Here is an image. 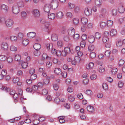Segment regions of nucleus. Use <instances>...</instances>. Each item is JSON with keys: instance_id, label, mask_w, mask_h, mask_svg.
I'll return each mask as SVG.
<instances>
[{"instance_id": "42", "label": "nucleus", "mask_w": 125, "mask_h": 125, "mask_svg": "<svg viewBox=\"0 0 125 125\" xmlns=\"http://www.w3.org/2000/svg\"><path fill=\"white\" fill-rule=\"evenodd\" d=\"M87 28V26H86L85 25L83 24V25L81 27V30L83 32L85 31L86 30Z\"/></svg>"}, {"instance_id": "44", "label": "nucleus", "mask_w": 125, "mask_h": 125, "mask_svg": "<svg viewBox=\"0 0 125 125\" xmlns=\"http://www.w3.org/2000/svg\"><path fill=\"white\" fill-rule=\"evenodd\" d=\"M36 118L37 119H34L33 120V123L35 125H37L38 124L40 123V122L38 119Z\"/></svg>"}, {"instance_id": "48", "label": "nucleus", "mask_w": 125, "mask_h": 125, "mask_svg": "<svg viewBox=\"0 0 125 125\" xmlns=\"http://www.w3.org/2000/svg\"><path fill=\"white\" fill-rule=\"evenodd\" d=\"M117 69L116 68H113L112 70V72L113 74H115L117 73Z\"/></svg>"}, {"instance_id": "60", "label": "nucleus", "mask_w": 125, "mask_h": 125, "mask_svg": "<svg viewBox=\"0 0 125 125\" xmlns=\"http://www.w3.org/2000/svg\"><path fill=\"white\" fill-rule=\"evenodd\" d=\"M36 75L34 74H32L31 76V79L33 80H34L36 79Z\"/></svg>"}, {"instance_id": "20", "label": "nucleus", "mask_w": 125, "mask_h": 125, "mask_svg": "<svg viewBox=\"0 0 125 125\" xmlns=\"http://www.w3.org/2000/svg\"><path fill=\"white\" fill-rule=\"evenodd\" d=\"M81 22L83 24L86 25L88 22V20L86 18L83 17L81 19Z\"/></svg>"}, {"instance_id": "14", "label": "nucleus", "mask_w": 125, "mask_h": 125, "mask_svg": "<svg viewBox=\"0 0 125 125\" xmlns=\"http://www.w3.org/2000/svg\"><path fill=\"white\" fill-rule=\"evenodd\" d=\"M94 64L92 62H90L89 64H86V67L88 69H92L94 66Z\"/></svg>"}, {"instance_id": "16", "label": "nucleus", "mask_w": 125, "mask_h": 125, "mask_svg": "<svg viewBox=\"0 0 125 125\" xmlns=\"http://www.w3.org/2000/svg\"><path fill=\"white\" fill-rule=\"evenodd\" d=\"M58 35L55 34H52L51 36L52 40L54 41H56L58 40Z\"/></svg>"}, {"instance_id": "54", "label": "nucleus", "mask_w": 125, "mask_h": 125, "mask_svg": "<svg viewBox=\"0 0 125 125\" xmlns=\"http://www.w3.org/2000/svg\"><path fill=\"white\" fill-rule=\"evenodd\" d=\"M95 4L98 6H100L101 4L100 0H95Z\"/></svg>"}, {"instance_id": "39", "label": "nucleus", "mask_w": 125, "mask_h": 125, "mask_svg": "<svg viewBox=\"0 0 125 125\" xmlns=\"http://www.w3.org/2000/svg\"><path fill=\"white\" fill-rule=\"evenodd\" d=\"M113 21L111 20L108 21H107V25L108 27H111L113 24Z\"/></svg>"}, {"instance_id": "52", "label": "nucleus", "mask_w": 125, "mask_h": 125, "mask_svg": "<svg viewBox=\"0 0 125 125\" xmlns=\"http://www.w3.org/2000/svg\"><path fill=\"white\" fill-rule=\"evenodd\" d=\"M6 22V21L5 19L3 17H0V23L1 24H3Z\"/></svg>"}, {"instance_id": "40", "label": "nucleus", "mask_w": 125, "mask_h": 125, "mask_svg": "<svg viewBox=\"0 0 125 125\" xmlns=\"http://www.w3.org/2000/svg\"><path fill=\"white\" fill-rule=\"evenodd\" d=\"M1 7L2 9L6 10L7 11L8 10V7L5 4H3L2 5Z\"/></svg>"}, {"instance_id": "34", "label": "nucleus", "mask_w": 125, "mask_h": 125, "mask_svg": "<svg viewBox=\"0 0 125 125\" xmlns=\"http://www.w3.org/2000/svg\"><path fill=\"white\" fill-rule=\"evenodd\" d=\"M96 56V54L94 52H91L90 54V58L92 59H93L95 58Z\"/></svg>"}, {"instance_id": "41", "label": "nucleus", "mask_w": 125, "mask_h": 125, "mask_svg": "<svg viewBox=\"0 0 125 125\" xmlns=\"http://www.w3.org/2000/svg\"><path fill=\"white\" fill-rule=\"evenodd\" d=\"M111 52L110 51H106L105 53V56L107 57H109L110 56Z\"/></svg>"}, {"instance_id": "27", "label": "nucleus", "mask_w": 125, "mask_h": 125, "mask_svg": "<svg viewBox=\"0 0 125 125\" xmlns=\"http://www.w3.org/2000/svg\"><path fill=\"white\" fill-rule=\"evenodd\" d=\"M68 7L70 9H73L75 7V5L73 3H71L69 2L68 4Z\"/></svg>"}, {"instance_id": "63", "label": "nucleus", "mask_w": 125, "mask_h": 125, "mask_svg": "<svg viewBox=\"0 0 125 125\" xmlns=\"http://www.w3.org/2000/svg\"><path fill=\"white\" fill-rule=\"evenodd\" d=\"M123 82L121 81H119L118 84V86L120 88L122 87L123 86Z\"/></svg>"}, {"instance_id": "10", "label": "nucleus", "mask_w": 125, "mask_h": 125, "mask_svg": "<svg viewBox=\"0 0 125 125\" xmlns=\"http://www.w3.org/2000/svg\"><path fill=\"white\" fill-rule=\"evenodd\" d=\"M63 16V14L62 12L59 11L57 12L56 15V17L58 19H61Z\"/></svg>"}, {"instance_id": "3", "label": "nucleus", "mask_w": 125, "mask_h": 125, "mask_svg": "<svg viewBox=\"0 0 125 125\" xmlns=\"http://www.w3.org/2000/svg\"><path fill=\"white\" fill-rule=\"evenodd\" d=\"M31 12L34 17H38L40 16V12L37 9L33 10Z\"/></svg>"}, {"instance_id": "12", "label": "nucleus", "mask_w": 125, "mask_h": 125, "mask_svg": "<svg viewBox=\"0 0 125 125\" xmlns=\"http://www.w3.org/2000/svg\"><path fill=\"white\" fill-rule=\"evenodd\" d=\"M33 47L35 50H39L41 48V45L39 43H35L33 45Z\"/></svg>"}, {"instance_id": "29", "label": "nucleus", "mask_w": 125, "mask_h": 125, "mask_svg": "<svg viewBox=\"0 0 125 125\" xmlns=\"http://www.w3.org/2000/svg\"><path fill=\"white\" fill-rule=\"evenodd\" d=\"M29 42V40L27 39H24L22 41V43L24 45L26 46L27 45Z\"/></svg>"}, {"instance_id": "49", "label": "nucleus", "mask_w": 125, "mask_h": 125, "mask_svg": "<svg viewBox=\"0 0 125 125\" xmlns=\"http://www.w3.org/2000/svg\"><path fill=\"white\" fill-rule=\"evenodd\" d=\"M43 83L45 84H47L49 82V77L47 78L44 79L43 81Z\"/></svg>"}, {"instance_id": "35", "label": "nucleus", "mask_w": 125, "mask_h": 125, "mask_svg": "<svg viewBox=\"0 0 125 125\" xmlns=\"http://www.w3.org/2000/svg\"><path fill=\"white\" fill-rule=\"evenodd\" d=\"M73 22L75 25L77 24L79 22V20L77 18H74L73 19Z\"/></svg>"}, {"instance_id": "8", "label": "nucleus", "mask_w": 125, "mask_h": 125, "mask_svg": "<svg viewBox=\"0 0 125 125\" xmlns=\"http://www.w3.org/2000/svg\"><path fill=\"white\" fill-rule=\"evenodd\" d=\"M1 47L3 49L7 50L8 48V44L6 42H3L2 44Z\"/></svg>"}, {"instance_id": "18", "label": "nucleus", "mask_w": 125, "mask_h": 125, "mask_svg": "<svg viewBox=\"0 0 125 125\" xmlns=\"http://www.w3.org/2000/svg\"><path fill=\"white\" fill-rule=\"evenodd\" d=\"M50 25L49 23L48 22H46L45 24V28L44 31H46L47 32L49 31V27Z\"/></svg>"}, {"instance_id": "56", "label": "nucleus", "mask_w": 125, "mask_h": 125, "mask_svg": "<svg viewBox=\"0 0 125 125\" xmlns=\"http://www.w3.org/2000/svg\"><path fill=\"white\" fill-rule=\"evenodd\" d=\"M17 50V47L13 46H11L10 47V50L12 51H16Z\"/></svg>"}, {"instance_id": "11", "label": "nucleus", "mask_w": 125, "mask_h": 125, "mask_svg": "<svg viewBox=\"0 0 125 125\" xmlns=\"http://www.w3.org/2000/svg\"><path fill=\"white\" fill-rule=\"evenodd\" d=\"M32 115H33V116L34 117L38 119L39 121V122L40 121L42 122L45 120V118L44 117H39V116L37 115L33 114Z\"/></svg>"}, {"instance_id": "19", "label": "nucleus", "mask_w": 125, "mask_h": 125, "mask_svg": "<svg viewBox=\"0 0 125 125\" xmlns=\"http://www.w3.org/2000/svg\"><path fill=\"white\" fill-rule=\"evenodd\" d=\"M94 37L93 35L90 36L88 38V41L90 43H92L94 42Z\"/></svg>"}, {"instance_id": "24", "label": "nucleus", "mask_w": 125, "mask_h": 125, "mask_svg": "<svg viewBox=\"0 0 125 125\" xmlns=\"http://www.w3.org/2000/svg\"><path fill=\"white\" fill-rule=\"evenodd\" d=\"M117 31L115 29L112 30L110 32V35L111 36H113L116 34Z\"/></svg>"}, {"instance_id": "15", "label": "nucleus", "mask_w": 125, "mask_h": 125, "mask_svg": "<svg viewBox=\"0 0 125 125\" xmlns=\"http://www.w3.org/2000/svg\"><path fill=\"white\" fill-rule=\"evenodd\" d=\"M21 18L22 19H25L27 17V13L25 11H22L21 13Z\"/></svg>"}, {"instance_id": "22", "label": "nucleus", "mask_w": 125, "mask_h": 125, "mask_svg": "<svg viewBox=\"0 0 125 125\" xmlns=\"http://www.w3.org/2000/svg\"><path fill=\"white\" fill-rule=\"evenodd\" d=\"M61 70L58 68H56L54 70L55 73L57 75H59L61 74Z\"/></svg>"}, {"instance_id": "51", "label": "nucleus", "mask_w": 125, "mask_h": 125, "mask_svg": "<svg viewBox=\"0 0 125 125\" xmlns=\"http://www.w3.org/2000/svg\"><path fill=\"white\" fill-rule=\"evenodd\" d=\"M63 40L65 42H68L69 41L70 38L68 36L66 35L64 37Z\"/></svg>"}, {"instance_id": "58", "label": "nucleus", "mask_w": 125, "mask_h": 125, "mask_svg": "<svg viewBox=\"0 0 125 125\" xmlns=\"http://www.w3.org/2000/svg\"><path fill=\"white\" fill-rule=\"evenodd\" d=\"M103 88L105 90L107 89L108 88L107 85L106 83H104L102 85Z\"/></svg>"}, {"instance_id": "7", "label": "nucleus", "mask_w": 125, "mask_h": 125, "mask_svg": "<svg viewBox=\"0 0 125 125\" xmlns=\"http://www.w3.org/2000/svg\"><path fill=\"white\" fill-rule=\"evenodd\" d=\"M51 8V7L50 4H46L44 7V10L45 12H48L50 11Z\"/></svg>"}, {"instance_id": "6", "label": "nucleus", "mask_w": 125, "mask_h": 125, "mask_svg": "<svg viewBox=\"0 0 125 125\" xmlns=\"http://www.w3.org/2000/svg\"><path fill=\"white\" fill-rule=\"evenodd\" d=\"M92 10L91 9H89L87 8H85L84 12L85 15L87 16H89L91 14Z\"/></svg>"}, {"instance_id": "21", "label": "nucleus", "mask_w": 125, "mask_h": 125, "mask_svg": "<svg viewBox=\"0 0 125 125\" xmlns=\"http://www.w3.org/2000/svg\"><path fill=\"white\" fill-rule=\"evenodd\" d=\"M118 10L120 13H123L125 11V9L123 6H121L119 7Z\"/></svg>"}, {"instance_id": "31", "label": "nucleus", "mask_w": 125, "mask_h": 125, "mask_svg": "<svg viewBox=\"0 0 125 125\" xmlns=\"http://www.w3.org/2000/svg\"><path fill=\"white\" fill-rule=\"evenodd\" d=\"M7 59V57L4 55H0V60L4 61Z\"/></svg>"}, {"instance_id": "55", "label": "nucleus", "mask_w": 125, "mask_h": 125, "mask_svg": "<svg viewBox=\"0 0 125 125\" xmlns=\"http://www.w3.org/2000/svg\"><path fill=\"white\" fill-rule=\"evenodd\" d=\"M123 44V42L121 41H118L116 43V45L118 47L122 46Z\"/></svg>"}, {"instance_id": "25", "label": "nucleus", "mask_w": 125, "mask_h": 125, "mask_svg": "<svg viewBox=\"0 0 125 125\" xmlns=\"http://www.w3.org/2000/svg\"><path fill=\"white\" fill-rule=\"evenodd\" d=\"M95 36L96 38L99 39L101 37V34L99 32H96L95 33Z\"/></svg>"}, {"instance_id": "36", "label": "nucleus", "mask_w": 125, "mask_h": 125, "mask_svg": "<svg viewBox=\"0 0 125 125\" xmlns=\"http://www.w3.org/2000/svg\"><path fill=\"white\" fill-rule=\"evenodd\" d=\"M64 50L67 54L71 52L70 48L69 47H65Z\"/></svg>"}, {"instance_id": "32", "label": "nucleus", "mask_w": 125, "mask_h": 125, "mask_svg": "<svg viewBox=\"0 0 125 125\" xmlns=\"http://www.w3.org/2000/svg\"><path fill=\"white\" fill-rule=\"evenodd\" d=\"M21 58V55L19 54L16 55H15V61H20Z\"/></svg>"}, {"instance_id": "47", "label": "nucleus", "mask_w": 125, "mask_h": 125, "mask_svg": "<svg viewBox=\"0 0 125 125\" xmlns=\"http://www.w3.org/2000/svg\"><path fill=\"white\" fill-rule=\"evenodd\" d=\"M19 80V78L18 77H16L14 78L13 81V83H16L18 82Z\"/></svg>"}, {"instance_id": "59", "label": "nucleus", "mask_w": 125, "mask_h": 125, "mask_svg": "<svg viewBox=\"0 0 125 125\" xmlns=\"http://www.w3.org/2000/svg\"><path fill=\"white\" fill-rule=\"evenodd\" d=\"M42 92L44 95H46L48 94V91L46 89H44L42 90Z\"/></svg>"}, {"instance_id": "43", "label": "nucleus", "mask_w": 125, "mask_h": 125, "mask_svg": "<svg viewBox=\"0 0 125 125\" xmlns=\"http://www.w3.org/2000/svg\"><path fill=\"white\" fill-rule=\"evenodd\" d=\"M10 39L12 41H16L17 40V37L14 36H10Z\"/></svg>"}, {"instance_id": "2", "label": "nucleus", "mask_w": 125, "mask_h": 125, "mask_svg": "<svg viewBox=\"0 0 125 125\" xmlns=\"http://www.w3.org/2000/svg\"><path fill=\"white\" fill-rule=\"evenodd\" d=\"M12 11L13 13L15 14H17L20 12V10L16 4L13 5L12 7Z\"/></svg>"}, {"instance_id": "61", "label": "nucleus", "mask_w": 125, "mask_h": 125, "mask_svg": "<svg viewBox=\"0 0 125 125\" xmlns=\"http://www.w3.org/2000/svg\"><path fill=\"white\" fill-rule=\"evenodd\" d=\"M99 70L100 72L102 73L104 72V69L102 66H101L99 68Z\"/></svg>"}, {"instance_id": "4", "label": "nucleus", "mask_w": 125, "mask_h": 125, "mask_svg": "<svg viewBox=\"0 0 125 125\" xmlns=\"http://www.w3.org/2000/svg\"><path fill=\"white\" fill-rule=\"evenodd\" d=\"M68 34L70 36L72 37L75 33V30L73 28H72L69 29L68 31Z\"/></svg>"}, {"instance_id": "45", "label": "nucleus", "mask_w": 125, "mask_h": 125, "mask_svg": "<svg viewBox=\"0 0 125 125\" xmlns=\"http://www.w3.org/2000/svg\"><path fill=\"white\" fill-rule=\"evenodd\" d=\"M23 37V34L21 33H19L18 34L17 38L20 40H21L22 38Z\"/></svg>"}, {"instance_id": "13", "label": "nucleus", "mask_w": 125, "mask_h": 125, "mask_svg": "<svg viewBox=\"0 0 125 125\" xmlns=\"http://www.w3.org/2000/svg\"><path fill=\"white\" fill-rule=\"evenodd\" d=\"M36 33L35 32H30L28 33L27 34V36L30 38H33L36 35Z\"/></svg>"}, {"instance_id": "23", "label": "nucleus", "mask_w": 125, "mask_h": 125, "mask_svg": "<svg viewBox=\"0 0 125 125\" xmlns=\"http://www.w3.org/2000/svg\"><path fill=\"white\" fill-rule=\"evenodd\" d=\"M17 5V6H18V7H22L24 6V3L23 1H20L18 2Z\"/></svg>"}, {"instance_id": "26", "label": "nucleus", "mask_w": 125, "mask_h": 125, "mask_svg": "<svg viewBox=\"0 0 125 125\" xmlns=\"http://www.w3.org/2000/svg\"><path fill=\"white\" fill-rule=\"evenodd\" d=\"M29 115L27 116H26V119L25 120L24 122L25 123L29 124L31 123V120L29 118Z\"/></svg>"}, {"instance_id": "46", "label": "nucleus", "mask_w": 125, "mask_h": 125, "mask_svg": "<svg viewBox=\"0 0 125 125\" xmlns=\"http://www.w3.org/2000/svg\"><path fill=\"white\" fill-rule=\"evenodd\" d=\"M68 99L71 102H73L74 101L75 98L72 95H70L68 97Z\"/></svg>"}, {"instance_id": "57", "label": "nucleus", "mask_w": 125, "mask_h": 125, "mask_svg": "<svg viewBox=\"0 0 125 125\" xmlns=\"http://www.w3.org/2000/svg\"><path fill=\"white\" fill-rule=\"evenodd\" d=\"M85 45V41L82 40L81 42L80 46L82 48L84 47Z\"/></svg>"}, {"instance_id": "50", "label": "nucleus", "mask_w": 125, "mask_h": 125, "mask_svg": "<svg viewBox=\"0 0 125 125\" xmlns=\"http://www.w3.org/2000/svg\"><path fill=\"white\" fill-rule=\"evenodd\" d=\"M32 91L33 90L35 91H37L38 90V87L36 85H33L32 87Z\"/></svg>"}, {"instance_id": "53", "label": "nucleus", "mask_w": 125, "mask_h": 125, "mask_svg": "<svg viewBox=\"0 0 125 125\" xmlns=\"http://www.w3.org/2000/svg\"><path fill=\"white\" fill-rule=\"evenodd\" d=\"M86 93L88 95H91L92 94V91L90 89H88L86 90Z\"/></svg>"}, {"instance_id": "30", "label": "nucleus", "mask_w": 125, "mask_h": 125, "mask_svg": "<svg viewBox=\"0 0 125 125\" xmlns=\"http://www.w3.org/2000/svg\"><path fill=\"white\" fill-rule=\"evenodd\" d=\"M34 52V55L37 56H39L40 54V52L39 50H35Z\"/></svg>"}, {"instance_id": "62", "label": "nucleus", "mask_w": 125, "mask_h": 125, "mask_svg": "<svg viewBox=\"0 0 125 125\" xmlns=\"http://www.w3.org/2000/svg\"><path fill=\"white\" fill-rule=\"evenodd\" d=\"M7 61L9 63H11L13 61V59L10 57H9L7 58Z\"/></svg>"}, {"instance_id": "5", "label": "nucleus", "mask_w": 125, "mask_h": 125, "mask_svg": "<svg viewBox=\"0 0 125 125\" xmlns=\"http://www.w3.org/2000/svg\"><path fill=\"white\" fill-rule=\"evenodd\" d=\"M13 21L10 19H8L6 21V24L7 27H10L13 24Z\"/></svg>"}, {"instance_id": "1", "label": "nucleus", "mask_w": 125, "mask_h": 125, "mask_svg": "<svg viewBox=\"0 0 125 125\" xmlns=\"http://www.w3.org/2000/svg\"><path fill=\"white\" fill-rule=\"evenodd\" d=\"M59 2L57 0H52L50 5L51 8L53 9H56L58 6Z\"/></svg>"}, {"instance_id": "37", "label": "nucleus", "mask_w": 125, "mask_h": 125, "mask_svg": "<svg viewBox=\"0 0 125 125\" xmlns=\"http://www.w3.org/2000/svg\"><path fill=\"white\" fill-rule=\"evenodd\" d=\"M21 66L23 68H26L28 66L27 63L26 62H22L21 63Z\"/></svg>"}, {"instance_id": "9", "label": "nucleus", "mask_w": 125, "mask_h": 125, "mask_svg": "<svg viewBox=\"0 0 125 125\" xmlns=\"http://www.w3.org/2000/svg\"><path fill=\"white\" fill-rule=\"evenodd\" d=\"M55 17V14L54 13L49 12L48 14V18L50 19H54Z\"/></svg>"}, {"instance_id": "64", "label": "nucleus", "mask_w": 125, "mask_h": 125, "mask_svg": "<svg viewBox=\"0 0 125 125\" xmlns=\"http://www.w3.org/2000/svg\"><path fill=\"white\" fill-rule=\"evenodd\" d=\"M106 23L104 22H102L100 23V25L102 28H103L105 27L106 25Z\"/></svg>"}, {"instance_id": "17", "label": "nucleus", "mask_w": 125, "mask_h": 125, "mask_svg": "<svg viewBox=\"0 0 125 125\" xmlns=\"http://www.w3.org/2000/svg\"><path fill=\"white\" fill-rule=\"evenodd\" d=\"M65 118V117L64 116H60L58 117L60 123H63L65 122V120L64 119Z\"/></svg>"}, {"instance_id": "38", "label": "nucleus", "mask_w": 125, "mask_h": 125, "mask_svg": "<svg viewBox=\"0 0 125 125\" xmlns=\"http://www.w3.org/2000/svg\"><path fill=\"white\" fill-rule=\"evenodd\" d=\"M57 44L59 47L61 48L63 45L62 41H58L57 42Z\"/></svg>"}, {"instance_id": "28", "label": "nucleus", "mask_w": 125, "mask_h": 125, "mask_svg": "<svg viewBox=\"0 0 125 125\" xmlns=\"http://www.w3.org/2000/svg\"><path fill=\"white\" fill-rule=\"evenodd\" d=\"M73 37L75 41H77L79 38V35L78 34H75L74 33Z\"/></svg>"}, {"instance_id": "33", "label": "nucleus", "mask_w": 125, "mask_h": 125, "mask_svg": "<svg viewBox=\"0 0 125 125\" xmlns=\"http://www.w3.org/2000/svg\"><path fill=\"white\" fill-rule=\"evenodd\" d=\"M94 47L92 44H90L88 46V50L90 51H92L94 49Z\"/></svg>"}]
</instances>
